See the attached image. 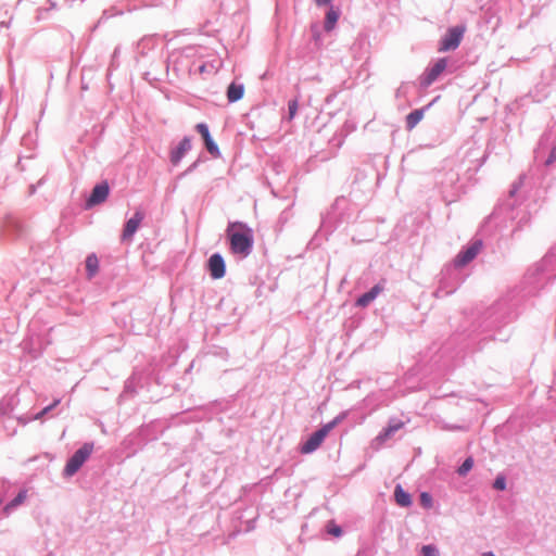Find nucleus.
Masks as SVG:
<instances>
[{
  "label": "nucleus",
  "mask_w": 556,
  "mask_h": 556,
  "mask_svg": "<svg viewBox=\"0 0 556 556\" xmlns=\"http://www.w3.org/2000/svg\"><path fill=\"white\" fill-rule=\"evenodd\" d=\"M394 497L397 505L402 507H408L412 504L410 495L397 484L394 490Z\"/></svg>",
  "instance_id": "4468645a"
},
{
  "label": "nucleus",
  "mask_w": 556,
  "mask_h": 556,
  "mask_svg": "<svg viewBox=\"0 0 556 556\" xmlns=\"http://www.w3.org/2000/svg\"><path fill=\"white\" fill-rule=\"evenodd\" d=\"M191 149V140L189 138H184L177 149L172 153L170 161L173 164H178L182 159L186 152Z\"/></svg>",
  "instance_id": "f8f14e48"
},
{
  "label": "nucleus",
  "mask_w": 556,
  "mask_h": 556,
  "mask_svg": "<svg viewBox=\"0 0 556 556\" xmlns=\"http://www.w3.org/2000/svg\"><path fill=\"white\" fill-rule=\"evenodd\" d=\"M447 66V60L446 59H439L422 76L421 78V86L425 88H428L430 85H432L438 77L446 70Z\"/></svg>",
  "instance_id": "39448f33"
},
{
  "label": "nucleus",
  "mask_w": 556,
  "mask_h": 556,
  "mask_svg": "<svg viewBox=\"0 0 556 556\" xmlns=\"http://www.w3.org/2000/svg\"><path fill=\"white\" fill-rule=\"evenodd\" d=\"M59 400L54 401V403L50 406H47L46 408H43L37 416L36 418H40L41 416L46 415L52 407L56 406L59 404Z\"/></svg>",
  "instance_id": "bb28decb"
},
{
  "label": "nucleus",
  "mask_w": 556,
  "mask_h": 556,
  "mask_svg": "<svg viewBox=\"0 0 556 556\" xmlns=\"http://www.w3.org/2000/svg\"><path fill=\"white\" fill-rule=\"evenodd\" d=\"M195 128L198 132L202 136L205 148L210 152V154H212L214 157H218L220 155V152L217 144L213 141L210 135L208 127L205 124L200 123L195 126Z\"/></svg>",
  "instance_id": "1a4fd4ad"
},
{
  "label": "nucleus",
  "mask_w": 556,
  "mask_h": 556,
  "mask_svg": "<svg viewBox=\"0 0 556 556\" xmlns=\"http://www.w3.org/2000/svg\"><path fill=\"white\" fill-rule=\"evenodd\" d=\"M244 87L235 83L230 84L227 89V99L229 102H236L243 97Z\"/></svg>",
  "instance_id": "2eb2a0df"
},
{
  "label": "nucleus",
  "mask_w": 556,
  "mask_h": 556,
  "mask_svg": "<svg viewBox=\"0 0 556 556\" xmlns=\"http://www.w3.org/2000/svg\"><path fill=\"white\" fill-rule=\"evenodd\" d=\"M317 5H326L331 2V0H315Z\"/></svg>",
  "instance_id": "c85d7f7f"
},
{
  "label": "nucleus",
  "mask_w": 556,
  "mask_h": 556,
  "mask_svg": "<svg viewBox=\"0 0 556 556\" xmlns=\"http://www.w3.org/2000/svg\"><path fill=\"white\" fill-rule=\"evenodd\" d=\"M339 11L334 10L333 8H330L329 11L326 14V21H325V29L327 31L332 30L339 20Z\"/></svg>",
  "instance_id": "dca6fc26"
},
{
  "label": "nucleus",
  "mask_w": 556,
  "mask_h": 556,
  "mask_svg": "<svg viewBox=\"0 0 556 556\" xmlns=\"http://www.w3.org/2000/svg\"><path fill=\"white\" fill-rule=\"evenodd\" d=\"M493 486H494V489L500 490V491L505 490V488H506L505 477L502 476V475L497 476L495 481H494Z\"/></svg>",
  "instance_id": "393cba45"
},
{
  "label": "nucleus",
  "mask_w": 556,
  "mask_h": 556,
  "mask_svg": "<svg viewBox=\"0 0 556 556\" xmlns=\"http://www.w3.org/2000/svg\"><path fill=\"white\" fill-rule=\"evenodd\" d=\"M421 553L424 556H439L438 549L432 545L422 546Z\"/></svg>",
  "instance_id": "b1692460"
},
{
  "label": "nucleus",
  "mask_w": 556,
  "mask_h": 556,
  "mask_svg": "<svg viewBox=\"0 0 556 556\" xmlns=\"http://www.w3.org/2000/svg\"><path fill=\"white\" fill-rule=\"evenodd\" d=\"M481 248H482V242L476 241L469 248H467L464 252H460L457 255V257L455 260V264L459 267L467 265L469 262H471L478 255V253L481 251Z\"/></svg>",
  "instance_id": "6e6552de"
},
{
  "label": "nucleus",
  "mask_w": 556,
  "mask_h": 556,
  "mask_svg": "<svg viewBox=\"0 0 556 556\" xmlns=\"http://www.w3.org/2000/svg\"><path fill=\"white\" fill-rule=\"evenodd\" d=\"M288 110H289V118L292 119L295 116L296 111H298V100L290 101L289 105H288Z\"/></svg>",
  "instance_id": "a878e982"
},
{
  "label": "nucleus",
  "mask_w": 556,
  "mask_h": 556,
  "mask_svg": "<svg viewBox=\"0 0 556 556\" xmlns=\"http://www.w3.org/2000/svg\"><path fill=\"white\" fill-rule=\"evenodd\" d=\"M337 425V420H333L331 422H328L323 428L314 432L306 442L301 446V452L303 454H308L317 450L327 434L333 429V427Z\"/></svg>",
  "instance_id": "7ed1b4c3"
},
{
  "label": "nucleus",
  "mask_w": 556,
  "mask_h": 556,
  "mask_svg": "<svg viewBox=\"0 0 556 556\" xmlns=\"http://www.w3.org/2000/svg\"><path fill=\"white\" fill-rule=\"evenodd\" d=\"M27 497V491L22 490L18 492V494L4 507L5 511H9L10 509H13L17 507L18 505L23 504Z\"/></svg>",
  "instance_id": "6ab92c4d"
},
{
  "label": "nucleus",
  "mask_w": 556,
  "mask_h": 556,
  "mask_svg": "<svg viewBox=\"0 0 556 556\" xmlns=\"http://www.w3.org/2000/svg\"><path fill=\"white\" fill-rule=\"evenodd\" d=\"M93 451V444L85 443L74 455L68 459L64 468V475L71 477L75 475L84 463L89 458Z\"/></svg>",
  "instance_id": "f03ea898"
},
{
  "label": "nucleus",
  "mask_w": 556,
  "mask_h": 556,
  "mask_svg": "<svg viewBox=\"0 0 556 556\" xmlns=\"http://www.w3.org/2000/svg\"><path fill=\"white\" fill-rule=\"evenodd\" d=\"M483 556H495V555L491 552H488V553H484Z\"/></svg>",
  "instance_id": "c756f323"
},
{
  "label": "nucleus",
  "mask_w": 556,
  "mask_h": 556,
  "mask_svg": "<svg viewBox=\"0 0 556 556\" xmlns=\"http://www.w3.org/2000/svg\"><path fill=\"white\" fill-rule=\"evenodd\" d=\"M464 30L463 27L458 26L448 29L446 35L441 39L439 51L455 50L460 43Z\"/></svg>",
  "instance_id": "20e7f679"
},
{
  "label": "nucleus",
  "mask_w": 556,
  "mask_h": 556,
  "mask_svg": "<svg viewBox=\"0 0 556 556\" xmlns=\"http://www.w3.org/2000/svg\"><path fill=\"white\" fill-rule=\"evenodd\" d=\"M326 528L327 532L334 538H339L342 535L341 528L332 520L327 523Z\"/></svg>",
  "instance_id": "412c9836"
},
{
  "label": "nucleus",
  "mask_w": 556,
  "mask_h": 556,
  "mask_svg": "<svg viewBox=\"0 0 556 556\" xmlns=\"http://www.w3.org/2000/svg\"><path fill=\"white\" fill-rule=\"evenodd\" d=\"M382 291V288L380 286L372 287L368 292L361 295L357 301L356 305L365 307L367 306L371 301L376 299V296Z\"/></svg>",
  "instance_id": "ddd939ff"
},
{
  "label": "nucleus",
  "mask_w": 556,
  "mask_h": 556,
  "mask_svg": "<svg viewBox=\"0 0 556 556\" xmlns=\"http://www.w3.org/2000/svg\"><path fill=\"white\" fill-rule=\"evenodd\" d=\"M109 192H110V188H109V185L106 181H103V182L97 185L92 189V192H91L89 199L87 200V206L91 207V206L98 205L100 203H103L106 200Z\"/></svg>",
  "instance_id": "0eeeda50"
},
{
  "label": "nucleus",
  "mask_w": 556,
  "mask_h": 556,
  "mask_svg": "<svg viewBox=\"0 0 556 556\" xmlns=\"http://www.w3.org/2000/svg\"><path fill=\"white\" fill-rule=\"evenodd\" d=\"M424 117L422 110H415L410 112L406 117V124L408 129H413Z\"/></svg>",
  "instance_id": "f3484780"
},
{
  "label": "nucleus",
  "mask_w": 556,
  "mask_h": 556,
  "mask_svg": "<svg viewBox=\"0 0 556 556\" xmlns=\"http://www.w3.org/2000/svg\"><path fill=\"white\" fill-rule=\"evenodd\" d=\"M208 269L212 278L219 279L225 275V262L219 254H213L208 260Z\"/></svg>",
  "instance_id": "9d476101"
},
{
  "label": "nucleus",
  "mask_w": 556,
  "mask_h": 556,
  "mask_svg": "<svg viewBox=\"0 0 556 556\" xmlns=\"http://www.w3.org/2000/svg\"><path fill=\"white\" fill-rule=\"evenodd\" d=\"M403 422L402 421H399L394 425H390L388 428L384 429V431L378 435L377 440H379L380 442H386L388 439L391 438V435L400 430L402 427H403Z\"/></svg>",
  "instance_id": "a211bd4d"
},
{
  "label": "nucleus",
  "mask_w": 556,
  "mask_h": 556,
  "mask_svg": "<svg viewBox=\"0 0 556 556\" xmlns=\"http://www.w3.org/2000/svg\"><path fill=\"white\" fill-rule=\"evenodd\" d=\"M86 268L90 273V275H93L98 269V258L94 255H90L86 260Z\"/></svg>",
  "instance_id": "aec40b11"
},
{
  "label": "nucleus",
  "mask_w": 556,
  "mask_h": 556,
  "mask_svg": "<svg viewBox=\"0 0 556 556\" xmlns=\"http://www.w3.org/2000/svg\"><path fill=\"white\" fill-rule=\"evenodd\" d=\"M144 218V213L142 211H137L132 217H130L124 227L123 233H122V241L130 242L132 240V237L135 232L138 230L141 222Z\"/></svg>",
  "instance_id": "423d86ee"
},
{
  "label": "nucleus",
  "mask_w": 556,
  "mask_h": 556,
  "mask_svg": "<svg viewBox=\"0 0 556 556\" xmlns=\"http://www.w3.org/2000/svg\"><path fill=\"white\" fill-rule=\"evenodd\" d=\"M223 66V61L220 58H214L205 63H203L200 67H199V73L200 74H210V75H214V74H217L218 71L222 68Z\"/></svg>",
  "instance_id": "9b49d317"
},
{
  "label": "nucleus",
  "mask_w": 556,
  "mask_h": 556,
  "mask_svg": "<svg viewBox=\"0 0 556 556\" xmlns=\"http://www.w3.org/2000/svg\"><path fill=\"white\" fill-rule=\"evenodd\" d=\"M554 161H556V146L553 147V149L551 150V153L548 155V159L546 161V164L549 165L552 164Z\"/></svg>",
  "instance_id": "cd10ccee"
},
{
  "label": "nucleus",
  "mask_w": 556,
  "mask_h": 556,
  "mask_svg": "<svg viewBox=\"0 0 556 556\" xmlns=\"http://www.w3.org/2000/svg\"><path fill=\"white\" fill-rule=\"evenodd\" d=\"M420 504L426 508H430L432 506L431 495L427 492H422L420 494Z\"/></svg>",
  "instance_id": "5701e85b"
},
{
  "label": "nucleus",
  "mask_w": 556,
  "mask_h": 556,
  "mask_svg": "<svg viewBox=\"0 0 556 556\" xmlns=\"http://www.w3.org/2000/svg\"><path fill=\"white\" fill-rule=\"evenodd\" d=\"M473 466V459L468 457L463 465L458 468V473L465 476Z\"/></svg>",
  "instance_id": "4be33fe9"
},
{
  "label": "nucleus",
  "mask_w": 556,
  "mask_h": 556,
  "mask_svg": "<svg viewBox=\"0 0 556 556\" xmlns=\"http://www.w3.org/2000/svg\"><path fill=\"white\" fill-rule=\"evenodd\" d=\"M230 243V251L247 257L253 248V230L241 222L230 223L226 230Z\"/></svg>",
  "instance_id": "f257e3e1"
}]
</instances>
